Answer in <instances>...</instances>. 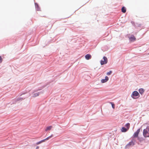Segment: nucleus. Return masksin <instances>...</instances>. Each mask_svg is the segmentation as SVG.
<instances>
[{
  "mask_svg": "<svg viewBox=\"0 0 149 149\" xmlns=\"http://www.w3.org/2000/svg\"><path fill=\"white\" fill-rule=\"evenodd\" d=\"M139 96L138 92L137 91H134L131 95V97L134 99L137 98Z\"/></svg>",
  "mask_w": 149,
  "mask_h": 149,
  "instance_id": "nucleus-1",
  "label": "nucleus"
},
{
  "mask_svg": "<svg viewBox=\"0 0 149 149\" xmlns=\"http://www.w3.org/2000/svg\"><path fill=\"white\" fill-rule=\"evenodd\" d=\"M103 59V60H101L100 61V64L102 65L106 64L107 63L108 60L106 57L104 56Z\"/></svg>",
  "mask_w": 149,
  "mask_h": 149,
  "instance_id": "nucleus-2",
  "label": "nucleus"
},
{
  "mask_svg": "<svg viewBox=\"0 0 149 149\" xmlns=\"http://www.w3.org/2000/svg\"><path fill=\"white\" fill-rule=\"evenodd\" d=\"M143 136L145 137H149V133L147 130L144 129L143 130Z\"/></svg>",
  "mask_w": 149,
  "mask_h": 149,
  "instance_id": "nucleus-3",
  "label": "nucleus"
},
{
  "mask_svg": "<svg viewBox=\"0 0 149 149\" xmlns=\"http://www.w3.org/2000/svg\"><path fill=\"white\" fill-rule=\"evenodd\" d=\"M134 145V143L133 141L130 142L125 146L126 148H127L130 146H133Z\"/></svg>",
  "mask_w": 149,
  "mask_h": 149,
  "instance_id": "nucleus-4",
  "label": "nucleus"
},
{
  "mask_svg": "<svg viewBox=\"0 0 149 149\" xmlns=\"http://www.w3.org/2000/svg\"><path fill=\"white\" fill-rule=\"evenodd\" d=\"M140 129H138L133 134V136L134 137H137L138 136V134L140 131Z\"/></svg>",
  "mask_w": 149,
  "mask_h": 149,
  "instance_id": "nucleus-5",
  "label": "nucleus"
},
{
  "mask_svg": "<svg viewBox=\"0 0 149 149\" xmlns=\"http://www.w3.org/2000/svg\"><path fill=\"white\" fill-rule=\"evenodd\" d=\"M109 79V78L107 76H106L105 77V79H102L101 80V81L102 83H104L106 82Z\"/></svg>",
  "mask_w": 149,
  "mask_h": 149,
  "instance_id": "nucleus-6",
  "label": "nucleus"
},
{
  "mask_svg": "<svg viewBox=\"0 0 149 149\" xmlns=\"http://www.w3.org/2000/svg\"><path fill=\"white\" fill-rule=\"evenodd\" d=\"M85 57L87 60H89L91 58V56L89 54H87L86 55Z\"/></svg>",
  "mask_w": 149,
  "mask_h": 149,
  "instance_id": "nucleus-7",
  "label": "nucleus"
},
{
  "mask_svg": "<svg viewBox=\"0 0 149 149\" xmlns=\"http://www.w3.org/2000/svg\"><path fill=\"white\" fill-rule=\"evenodd\" d=\"M139 91L141 95L144 93L145 91L142 88L139 89Z\"/></svg>",
  "mask_w": 149,
  "mask_h": 149,
  "instance_id": "nucleus-8",
  "label": "nucleus"
},
{
  "mask_svg": "<svg viewBox=\"0 0 149 149\" xmlns=\"http://www.w3.org/2000/svg\"><path fill=\"white\" fill-rule=\"evenodd\" d=\"M129 39L131 41H134L136 40V38L134 36H132Z\"/></svg>",
  "mask_w": 149,
  "mask_h": 149,
  "instance_id": "nucleus-9",
  "label": "nucleus"
},
{
  "mask_svg": "<svg viewBox=\"0 0 149 149\" xmlns=\"http://www.w3.org/2000/svg\"><path fill=\"white\" fill-rule=\"evenodd\" d=\"M39 95V93L38 92L36 93H33V94L32 97H35L38 96Z\"/></svg>",
  "mask_w": 149,
  "mask_h": 149,
  "instance_id": "nucleus-10",
  "label": "nucleus"
},
{
  "mask_svg": "<svg viewBox=\"0 0 149 149\" xmlns=\"http://www.w3.org/2000/svg\"><path fill=\"white\" fill-rule=\"evenodd\" d=\"M52 127V126H50L47 127L45 130V131H47L49 130H50Z\"/></svg>",
  "mask_w": 149,
  "mask_h": 149,
  "instance_id": "nucleus-11",
  "label": "nucleus"
},
{
  "mask_svg": "<svg viewBox=\"0 0 149 149\" xmlns=\"http://www.w3.org/2000/svg\"><path fill=\"white\" fill-rule=\"evenodd\" d=\"M121 10L123 13H125L126 10V8L124 7H123L122 8Z\"/></svg>",
  "mask_w": 149,
  "mask_h": 149,
  "instance_id": "nucleus-12",
  "label": "nucleus"
},
{
  "mask_svg": "<svg viewBox=\"0 0 149 149\" xmlns=\"http://www.w3.org/2000/svg\"><path fill=\"white\" fill-rule=\"evenodd\" d=\"M53 136V135L52 134L50 136L47 137L45 139L43 140H44V141L45 142V141L48 140L49 139L52 137Z\"/></svg>",
  "mask_w": 149,
  "mask_h": 149,
  "instance_id": "nucleus-13",
  "label": "nucleus"
},
{
  "mask_svg": "<svg viewBox=\"0 0 149 149\" xmlns=\"http://www.w3.org/2000/svg\"><path fill=\"white\" fill-rule=\"evenodd\" d=\"M127 129L124 127H123L122 128L121 131L123 132H125L127 131Z\"/></svg>",
  "mask_w": 149,
  "mask_h": 149,
  "instance_id": "nucleus-14",
  "label": "nucleus"
},
{
  "mask_svg": "<svg viewBox=\"0 0 149 149\" xmlns=\"http://www.w3.org/2000/svg\"><path fill=\"white\" fill-rule=\"evenodd\" d=\"M125 126L127 127V130H128L129 128L130 127V124L129 123H127L125 125Z\"/></svg>",
  "mask_w": 149,
  "mask_h": 149,
  "instance_id": "nucleus-15",
  "label": "nucleus"
},
{
  "mask_svg": "<svg viewBox=\"0 0 149 149\" xmlns=\"http://www.w3.org/2000/svg\"><path fill=\"white\" fill-rule=\"evenodd\" d=\"M44 140H43L40 141H39V142H37L36 143V144L37 145H38L41 143H42V142H44Z\"/></svg>",
  "mask_w": 149,
  "mask_h": 149,
  "instance_id": "nucleus-16",
  "label": "nucleus"
},
{
  "mask_svg": "<svg viewBox=\"0 0 149 149\" xmlns=\"http://www.w3.org/2000/svg\"><path fill=\"white\" fill-rule=\"evenodd\" d=\"M110 103L111 104L112 107L113 108V109H114L115 108L114 104L112 102H110Z\"/></svg>",
  "mask_w": 149,
  "mask_h": 149,
  "instance_id": "nucleus-17",
  "label": "nucleus"
},
{
  "mask_svg": "<svg viewBox=\"0 0 149 149\" xmlns=\"http://www.w3.org/2000/svg\"><path fill=\"white\" fill-rule=\"evenodd\" d=\"M112 71H110L109 72H107V75H110L111 74V73H112Z\"/></svg>",
  "mask_w": 149,
  "mask_h": 149,
  "instance_id": "nucleus-18",
  "label": "nucleus"
},
{
  "mask_svg": "<svg viewBox=\"0 0 149 149\" xmlns=\"http://www.w3.org/2000/svg\"><path fill=\"white\" fill-rule=\"evenodd\" d=\"M35 5L36 7V8H37L38 9V4L37 3H35Z\"/></svg>",
  "mask_w": 149,
  "mask_h": 149,
  "instance_id": "nucleus-19",
  "label": "nucleus"
},
{
  "mask_svg": "<svg viewBox=\"0 0 149 149\" xmlns=\"http://www.w3.org/2000/svg\"><path fill=\"white\" fill-rule=\"evenodd\" d=\"M2 58H1V57L0 56V62L1 63L2 62Z\"/></svg>",
  "mask_w": 149,
  "mask_h": 149,
  "instance_id": "nucleus-20",
  "label": "nucleus"
},
{
  "mask_svg": "<svg viewBox=\"0 0 149 149\" xmlns=\"http://www.w3.org/2000/svg\"><path fill=\"white\" fill-rule=\"evenodd\" d=\"M39 148V146H37L36 148V149H38Z\"/></svg>",
  "mask_w": 149,
  "mask_h": 149,
  "instance_id": "nucleus-21",
  "label": "nucleus"
}]
</instances>
